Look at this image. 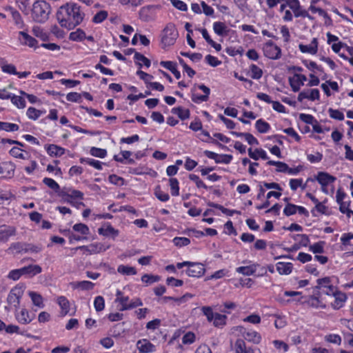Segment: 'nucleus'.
Here are the masks:
<instances>
[{"instance_id": "obj_1", "label": "nucleus", "mask_w": 353, "mask_h": 353, "mask_svg": "<svg viewBox=\"0 0 353 353\" xmlns=\"http://www.w3.org/2000/svg\"><path fill=\"white\" fill-rule=\"evenodd\" d=\"M85 17L81 7L73 3H66L59 8L57 12V19L61 27L68 30L79 26Z\"/></svg>"}, {"instance_id": "obj_2", "label": "nucleus", "mask_w": 353, "mask_h": 353, "mask_svg": "<svg viewBox=\"0 0 353 353\" xmlns=\"http://www.w3.org/2000/svg\"><path fill=\"white\" fill-rule=\"evenodd\" d=\"M51 13L50 5L44 0H38L32 6V17L34 21L43 23L48 20Z\"/></svg>"}, {"instance_id": "obj_3", "label": "nucleus", "mask_w": 353, "mask_h": 353, "mask_svg": "<svg viewBox=\"0 0 353 353\" xmlns=\"http://www.w3.org/2000/svg\"><path fill=\"white\" fill-rule=\"evenodd\" d=\"M179 36L177 30L173 23H168L161 33V43L163 48L174 45Z\"/></svg>"}, {"instance_id": "obj_4", "label": "nucleus", "mask_w": 353, "mask_h": 353, "mask_svg": "<svg viewBox=\"0 0 353 353\" xmlns=\"http://www.w3.org/2000/svg\"><path fill=\"white\" fill-rule=\"evenodd\" d=\"M316 282L317 285H316L314 289V290H319L316 294L317 296H321V294L330 296L336 290L334 286L331 283L330 277L319 279Z\"/></svg>"}, {"instance_id": "obj_5", "label": "nucleus", "mask_w": 353, "mask_h": 353, "mask_svg": "<svg viewBox=\"0 0 353 353\" xmlns=\"http://www.w3.org/2000/svg\"><path fill=\"white\" fill-rule=\"evenodd\" d=\"M24 290L25 286L23 284H18L12 288L8 295V303L10 305H13L16 309H18Z\"/></svg>"}, {"instance_id": "obj_6", "label": "nucleus", "mask_w": 353, "mask_h": 353, "mask_svg": "<svg viewBox=\"0 0 353 353\" xmlns=\"http://www.w3.org/2000/svg\"><path fill=\"white\" fill-rule=\"evenodd\" d=\"M264 55L271 59H279L281 56V48L272 41H268L263 46Z\"/></svg>"}, {"instance_id": "obj_7", "label": "nucleus", "mask_w": 353, "mask_h": 353, "mask_svg": "<svg viewBox=\"0 0 353 353\" xmlns=\"http://www.w3.org/2000/svg\"><path fill=\"white\" fill-rule=\"evenodd\" d=\"M186 273L189 276L201 277L205 273V268L202 263L190 262Z\"/></svg>"}, {"instance_id": "obj_8", "label": "nucleus", "mask_w": 353, "mask_h": 353, "mask_svg": "<svg viewBox=\"0 0 353 353\" xmlns=\"http://www.w3.org/2000/svg\"><path fill=\"white\" fill-rule=\"evenodd\" d=\"M136 346L139 353H152L156 351V346L145 339L139 340Z\"/></svg>"}, {"instance_id": "obj_9", "label": "nucleus", "mask_w": 353, "mask_h": 353, "mask_svg": "<svg viewBox=\"0 0 353 353\" xmlns=\"http://www.w3.org/2000/svg\"><path fill=\"white\" fill-rule=\"evenodd\" d=\"M204 154L208 157L209 159H214L216 163H225L228 164L231 162L232 159V156L230 154H218L214 152H211L209 150H205Z\"/></svg>"}, {"instance_id": "obj_10", "label": "nucleus", "mask_w": 353, "mask_h": 353, "mask_svg": "<svg viewBox=\"0 0 353 353\" xmlns=\"http://www.w3.org/2000/svg\"><path fill=\"white\" fill-rule=\"evenodd\" d=\"M307 81V77L304 74H295L293 77L289 78V83L294 92H298L301 87L304 85Z\"/></svg>"}, {"instance_id": "obj_11", "label": "nucleus", "mask_w": 353, "mask_h": 353, "mask_svg": "<svg viewBox=\"0 0 353 353\" xmlns=\"http://www.w3.org/2000/svg\"><path fill=\"white\" fill-rule=\"evenodd\" d=\"M241 332L243 337L248 341L251 342L254 344H259L261 341V334L254 330H247L245 328H243Z\"/></svg>"}, {"instance_id": "obj_12", "label": "nucleus", "mask_w": 353, "mask_h": 353, "mask_svg": "<svg viewBox=\"0 0 353 353\" xmlns=\"http://www.w3.org/2000/svg\"><path fill=\"white\" fill-rule=\"evenodd\" d=\"M19 40L23 46H28L30 48H37V41L23 31L19 32Z\"/></svg>"}, {"instance_id": "obj_13", "label": "nucleus", "mask_w": 353, "mask_h": 353, "mask_svg": "<svg viewBox=\"0 0 353 353\" xmlns=\"http://www.w3.org/2000/svg\"><path fill=\"white\" fill-rule=\"evenodd\" d=\"M235 353H255V350L248 347L243 339H238L234 346Z\"/></svg>"}, {"instance_id": "obj_14", "label": "nucleus", "mask_w": 353, "mask_h": 353, "mask_svg": "<svg viewBox=\"0 0 353 353\" xmlns=\"http://www.w3.org/2000/svg\"><path fill=\"white\" fill-rule=\"evenodd\" d=\"M299 50L303 53H309L315 54L318 50V41L316 38H314L310 45L299 44Z\"/></svg>"}, {"instance_id": "obj_15", "label": "nucleus", "mask_w": 353, "mask_h": 353, "mask_svg": "<svg viewBox=\"0 0 353 353\" xmlns=\"http://www.w3.org/2000/svg\"><path fill=\"white\" fill-rule=\"evenodd\" d=\"M316 179L321 186H327L328 184L334 182L336 179L327 172H320L318 173Z\"/></svg>"}, {"instance_id": "obj_16", "label": "nucleus", "mask_w": 353, "mask_h": 353, "mask_svg": "<svg viewBox=\"0 0 353 353\" xmlns=\"http://www.w3.org/2000/svg\"><path fill=\"white\" fill-rule=\"evenodd\" d=\"M332 295L334 296V301L332 303L333 308L339 310L342 307L347 299L346 294L343 292L336 290Z\"/></svg>"}, {"instance_id": "obj_17", "label": "nucleus", "mask_w": 353, "mask_h": 353, "mask_svg": "<svg viewBox=\"0 0 353 353\" xmlns=\"http://www.w3.org/2000/svg\"><path fill=\"white\" fill-rule=\"evenodd\" d=\"M98 233L105 236H111L115 239L119 235V230L114 229L110 223H107L103 227L98 229Z\"/></svg>"}, {"instance_id": "obj_18", "label": "nucleus", "mask_w": 353, "mask_h": 353, "mask_svg": "<svg viewBox=\"0 0 353 353\" xmlns=\"http://www.w3.org/2000/svg\"><path fill=\"white\" fill-rule=\"evenodd\" d=\"M15 228L9 225H3L0 228V241H7L10 236L15 235Z\"/></svg>"}, {"instance_id": "obj_19", "label": "nucleus", "mask_w": 353, "mask_h": 353, "mask_svg": "<svg viewBox=\"0 0 353 353\" xmlns=\"http://www.w3.org/2000/svg\"><path fill=\"white\" fill-rule=\"evenodd\" d=\"M48 154L51 157H61L65 154V149L54 144L45 146Z\"/></svg>"}, {"instance_id": "obj_20", "label": "nucleus", "mask_w": 353, "mask_h": 353, "mask_svg": "<svg viewBox=\"0 0 353 353\" xmlns=\"http://www.w3.org/2000/svg\"><path fill=\"white\" fill-rule=\"evenodd\" d=\"M259 267V264H252L248 266H241L236 269V272L242 274L245 276H250L256 272L257 268Z\"/></svg>"}, {"instance_id": "obj_21", "label": "nucleus", "mask_w": 353, "mask_h": 353, "mask_svg": "<svg viewBox=\"0 0 353 353\" xmlns=\"http://www.w3.org/2000/svg\"><path fill=\"white\" fill-rule=\"evenodd\" d=\"M57 303L61 309V314L62 316H65L70 311V302L68 299L64 296H60L57 298Z\"/></svg>"}, {"instance_id": "obj_22", "label": "nucleus", "mask_w": 353, "mask_h": 353, "mask_svg": "<svg viewBox=\"0 0 353 353\" xmlns=\"http://www.w3.org/2000/svg\"><path fill=\"white\" fill-rule=\"evenodd\" d=\"M293 265L291 263L278 262L276 270L280 274H289L292 272Z\"/></svg>"}, {"instance_id": "obj_23", "label": "nucleus", "mask_w": 353, "mask_h": 353, "mask_svg": "<svg viewBox=\"0 0 353 353\" xmlns=\"http://www.w3.org/2000/svg\"><path fill=\"white\" fill-rule=\"evenodd\" d=\"M17 320L23 324H28L32 320L26 309H22L20 312L16 314Z\"/></svg>"}, {"instance_id": "obj_24", "label": "nucleus", "mask_w": 353, "mask_h": 353, "mask_svg": "<svg viewBox=\"0 0 353 353\" xmlns=\"http://www.w3.org/2000/svg\"><path fill=\"white\" fill-rule=\"evenodd\" d=\"M248 155L250 158L254 160H258L259 157L264 160H267L268 157L265 150L263 149H256L254 152L252 151V148L248 149Z\"/></svg>"}, {"instance_id": "obj_25", "label": "nucleus", "mask_w": 353, "mask_h": 353, "mask_svg": "<svg viewBox=\"0 0 353 353\" xmlns=\"http://www.w3.org/2000/svg\"><path fill=\"white\" fill-rule=\"evenodd\" d=\"M237 137H244L250 145H259L258 140L250 133L232 132Z\"/></svg>"}, {"instance_id": "obj_26", "label": "nucleus", "mask_w": 353, "mask_h": 353, "mask_svg": "<svg viewBox=\"0 0 353 353\" xmlns=\"http://www.w3.org/2000/svg\"><path fill=\"white\" fill-rule=\"evenodd\" d=\"M108 248L109 246L105 247L104 245L101 243H91L88 245V254H92L105 252Z\"/></svg>"}, {"instance_id": "obj_27", "label": "nucleus", "mask_w": 353, "mask_h": 353, "mask_svg": "<svg viewBox=\"0 0 353 353\" xmlns=\"http://www.w3.org/2000/svg\"><path fill=\"white\" fill-rule=\"evenodd\" d=\"M71 285L73 288H80L82 290H92L94 286L93 283L88 281L73 282Z\"/></svg>"}, {"instance_id": "obj_28", "label": "nucleus", "mask_w": 353, "mask_h": 353, "mask_svg": "<svg viewBox=\"0 0 353 353\" xmlns=\"http://www.w3.org/2000/svg\"><path fill=\"white\" fill-rule=\"evenodd\" d=\"M213 30L216 34L219 36L226 35L228 30L225 24L223 22L216 21L213 24Z\"/></svg>"}, {"instance_id": "obj_29", "label": "nucleus", "mask_w": 353, "mask_h": 353, "mask_svg": "<svg viewBox=\"0 0 353 353\" xmlns=\"http://www.w3.org/2000/svg\"><path fill=\"white\" fill-rule=\"evenodd\" d=\"M172 112L176 114L181 120L187 119L190 117V113L188 109H184L181 107H176L172 109Z\"/></svg>"}, {"instance_id": "obj_30", "label": "nucleus", "mask_w": 353, "mask_h": 353, "mask_svg": "<svg viewBox=\"0 0 353 353\" xmlns=\"http://www.w3.org/2000/svg\"><path fill=\"white\" fill-rule=\"evenodd\" d=\"M26 276L32 277L41 272L42 269L39 265H29L25 266Z\"/></svg>"}, {"instance_id": "obj_31", "label": "nucleus", "mask_w": 353, "mask_h": 353, "mask_svg": "<svg viewBox=\"0 0 353 353\" xmlns=\"http://www.w3.org/2000/svg\"><path fill=\"white\" fill-rule=\"evenodd\" d=\"M28 294L35 306H37L39 308H43L44 307L43 298L41 294L35 292H29Z\"/></svg>"}, {"instance_id": "obj_32", "label": "nucleus", "mask_w": 353, "mask_h": 353, "mask_svg": "<svg viewBox=\"0 0 353 353\" xmlns=\"http://www.w3.org/2000/svg\"><path fill=\"white\" fill-rule=\"evenodd\" d=\"M85 38V33L83 30L79 28L76 31L70 33L69 39L74 41H81Z\"/></svg>"}, {"instance_id": "obj_33", "label": "nucleus", "mask_w": 353, "mask_h": 353, "mask_svg": "<svg viewBox=\"0 0 353 353\" xmlns=\"http://www.w3.org/2000/svg\"><path fill=\"white\" fill-rule=\"evenodd\" d=\"M80 162L81 163H86L98 170H101L103 169L102 165L103 163L98 160L90 158H81Z\"/></svg>"}, {"instance_id": "obj_34", "label": "nucleus", "mask_w": 353, "mask_h": 353, "mask_svg": "<svg viewBox=\"0 0 353 353\" xmlns=\"http://www.w3.org/2000/svg\"><path fill=\"white\" fill-rule=\"evenodd\" d=\"M19 126L17 124L0 121V131L4 130L6 132H15L18 131Z\"/></svg>"}, {"instance_id": "obj_35", "label": "nucleus", "mask_w": 353, "mask_h": 353, "mask_svg": "<svg viewBox=\"0 0 353 353\" xmlns=\"http://www.w3.org/2000/svg\"><path fill=\"white\" fill-rule=\"evenodd\" d=\"M227 316L225 314H221L219 313H215V316L212 321L214 326L216 327H222L226 324Z\"/></svg>"}, {"instance_id": "obj_36", "label": "nucleus", "mask_w": 353, "mask_h": 353, "mask_svg": "<svg viewBox=\"0 0 353 353\" xmlns=\"http://www.w3.org/2000/svg\"><path fill=\"white\" fill-rule=\"evenodd\" d=\"M117 272L124 275H135L137 270L134 267L120 265L118 266Z\"/></svg>"}, {"instance_id": "obj_37", "label": "nucleus", "mask_w": 353, "mask_h": 353, "mask_svg": "<svg viewBox=\"0 0 353 353\" xmlns=\"http://www.w3.org/2000/svg\"><path fill=\"white\" fill-rule=\"evenodd\" d=\"M14 171V168L12 164L3 163L0 164V174H4L6 172H7V176L11 177Z\"/></svg>"}, {"instance_id": "obj_38", "label": "nucleus", "mask_w": 353, "mask_h": 353, "mask_svg": "<svg viewBox=\"0 0 353 353\" xmlns=\"http://www.w3.org/2000/svg\"><path fill=\"white\" fill-rule=\"evenodd\" d=\"M256 128L260 133H266L270 129V125L268 123L263 119H259L256 122Z\"/></svg>"}, {"instance_id": "obj_39", "label": "nucleus", "mask_w": 353, "mask_h": 353, "mask_svg": "<svg viewBox=\"0 0 353 353\" xmlns=\"http://www.w3.org/2000/svg\"><path fill=\"white\" fill-rule=\"evenodd\" d=\"M10 99L12 103L18 108L23 109L26 107V102L22 97L13 94Z\"/></svg>"}, {"instance_id": "obj_40", "label": "nucleus", "mask_w": 353, "mask_h": 353, "mask_svg": "<svg viewBox=\"0 0 353 353\" xmlns=\"http://www.w3.org/2000/svg\"><path fill=\"white\" fill-rule=\"evenodd\" d=\"M161 280V277L158 275L145 274L141 277V281L147 285H150L158 282Z\"/></svg>"}, {"instance_id": "obj_41", "label": "nucleus", "mask_w": 353, "mask_h": 353, "mask_svg": "<svg viewBox=\"0 0 353 353\" xmlns=\"http://www.w3.org/2000/svg\"><path fill=\"white\" fill-rule=\"evenodd\" d=\"M115 302L119 303L121 305V307L119 309L120 311L131 309V307H128L130 305V301L128 296L116 298Z\"/></svg>"}, {"instance_id": "obj_42", "label": "nucleus", "mask_w": 353, "mask_h": 353, "mask_svg": "<svg viewBox=\"0 0 353 353\" xmlns=\"http://www.w3.org/2000/svg\"><path fill=\"white\" fill-rule=\"evenodd\" d=\"M72 229L74 231L79 232L83 235H88L90 233V229L84 223H76L73 225Z\"/></svg>"}, {"instance_id": "obj_43", "label": "nucleus", "mask_w": 353, "mask_h": 353, "mask_svg": "<svg viewBox=\"0 0 353 353\" xmlns=\"http://www.w3.org/2000/svg\"><path fill=\"white\" fill-rule=\"evenodd\" d=\"M324 241H319L310 245L309 250L314 254H321L324 252Z\"/></svg>"}, {"instance_id": "obj_44", "label": "nucleus", "mask_w": 353, "mask_h": 353, "mask_svg": "<svg viewBox=\"0 0 353 353\" xmlns=\"http://www.w3.org/2000/svg\"><path fill=\"white\" fill-rule=\"evenodd\" d=\"M171 194L174 196H178L179 194V181L176 178H171L169 180Z\"/></svg>"}, {"instance_id": "obj_45", "label": "nucleus", "mask_w": 353, "mask_h": 353, "mask_svg": "<svg viewBox=\"0 0 353 353\" xmlns=\"http://www.w3.org/2000/svg\"><path fill=\"white\" fill-rule=\"evenodd\" d=\"M32 33L35 37L41 39L42 41H45L48 39V34L40 27H33Z\"/></svg>"}, {"instance_id": "obj_46", "label": "nucleus", "mask_w": 353, "mask_h": 353, "mask_svg": "<svg viewBox=\"0 0 353 353\" xmlns=\"http://www.w3.org/2000/svg\"><path fill=\"white\" fill-rule=\"evenodd\" d=\"M42 114L41 110H39L33 107H30L26 112V114L30 119L37 120Z\"/></svg>"}, {"instance_id": "obj_47", "label": "nucleus", "mask_w": 353, "mask_h": 353, "mask_svg": "<svg viewBox=\"0 0 353 353\" xmlns=\"http://www.w3.org/2000/svg\"><path fill=\"white\" fill-rule=\"evenodd\" d=\"M90 153L92 156L99 158H104L107 155L106 150L96 147H92Z\"/></svg>"}, {"instance_id": "obj_48", "label": "nucleus", "mask_w": 353, "mask_h": 353, "mask_svg": "<svg viewBox=\"0 0 353 353\" xmlns=\"http://www.w3.org/2000/svg\"><path fill=\"white\" fill-rule=\"evenodd\" d=\"M108 12L105 10H101L98 12L92 18V22L95 23H100L103 22L108 17Z\"/></svg>"}, {"instance_id": "obj_49", "label": "nucleus", "mask_w": 353, "mask_h": 353, "mask_svg": "<svg viewBox=\"0 0 353 353\" xmlns=\"http://www.w3.org/2000/svg\"><path fill=\"white\" fill-rule=\"evenodd\" d=\"M43 182L55 192H58L60 189L59 185L52 179L46 177L43 179Z\"/></svg>"}, {"instance_id": "obj_50", "label": "nucleus", "mask_w": 353, "mask_h": 353, "mask_svg": "<svg viewBox=\"0 0 353 353\" xmlns=\"http://www.w3.org/2000/svg\"><path fill=\"white\" fill-rule=\"evenodd\" d=\"M94 306L97 312L102 311L105 307V301L103 296H97L94 301Z\"/></svg>"}, {"instance_id": "obj_51", "label": "nucleus", "mask_w": 353, "mask_h": 353, "mask_svg": "<svg viewBox=\"0 0 353 353\" xmlns=\"http://www.w3.org/2000/svg\"><path fill=\"white\" fill-rule=\"evenodd\" d=\"M329 115L332 119L343 121L344 120V114L342 112L339 110H334L332 108H329L328 110Z\"/></svg>"}, {"instance_id": "obj_52", "label": "nucleus", "mask_w": 353, "mask_h": 353, "mask_svg": "<svg viewBox=\"0 0 353 353\" xmlns=\"http://www.w3.org/2000/svg\"><path fill=\"white\" fill-rule=\"evenodd\" d=\"M192 25L190 23H186L185 25V28L188 31L187 34V41L188 43L192 48H195L196 43L195 41L192 39L191 34H192V30L191 29Z\"/></svg>"}, {"instance_id": "obj_53", "label": "nucleus", "mask_w": 353, "mask_h": 353, "mask_svg": "<svg viewBox=\"0 0 353 353\" xmlns=\"http://www.w3.org/2000/svg\"><path fill=\"white\" fill-rule=\"evenodd\" d=\"M250 70L252 72L251 77L254 79H259L263 74L262 70L257 65L252 64L250 66Z\"/></svg>"}, {"instance_id": "obj_54", "label": "nucleus", "mask_w": 353, "mask_h": 353, "mask_svg": "<svg viewBox=\"0 0 353 353\" xmlns=\"http://www.w3.org/2000/svg\"><path fill=\"white\" fill-rule=\"evenodd\" d=\"M325 341L331 343L340 345L341 343V337L339 334H330L325 336Z\"/></svg>"}, {"instance_id": "obj_55", "label": "nucleus", "mask_w": 353, "mask_h": 353, "mask_svg": "<svg viewBox=\"0 0 353 353\" xmlns=\"http://www.w3.org/2000/svg\"><path fill=\"white\" fill-rule=\"evenodd\" d=\"M203 314L206 316L209 322H212L215 316V313L213 312L212 309L209 306H203L201 308Z\"/></svg>"}, {"instance_id": "obj_56", "label": "nucleus", "mask_w": 353, "mask_h": 353, "mask_svg": "<svg viewBox=\"0 0 353 353\" xmlns=\"http://www.w3.org/2000/svg\"><path fill=\"white\" fill-rule=\"evenodd\" d=\"M12 198H14V195L12 194L10 191H0V204H3L6 201H8Z\"/></svg>"}, {"instance_id": "obj_57", "label": "nucleus", "mask_w": 353, "mask_h": 353, "mask_svg": "<svg viewBox=\"0 0 353 353\" xmlns=\"http://www.w3.org/2000/svg\"><path fill=\"white\" fill-rule=\"evenodd\" d=\"M173 243L177 247H182L189 245L190 240L186 237H175L173 239Z\"/></svg>"}, {"instance_id": "obj_58", "label": "nucleus", "mask_w": 353, "mask_h": 353, "mask_svg": "<svg viewBox=\"0 0 353 353\" xmlns=\"http://www.w3.org/2000/svg\"><path fill=\"white\" fill-rule=\"evenodd\" d=\"M303 180L301 179H292L290 180V186L292 190L295 191L299 187L302 189L305 188V185H302Z\"/></svg>"}, {"instance_id": "obj_59", "label": "nucleus", "mask_w": 353, "mask_h": 353, "mask_svg": "<svg viewBox=\"0 0 353 353\" xmlns=\"http://www.w3.org/2000/svg\"><path fill=\"white\" fill-rule=\"evenodd\" d=\"M12 17L14 21V23L19 28H22L23 26V22L21 14L18 11L14 10L12 12Z\"/></svg>"}, {"instance_id": "obj_60", "label": "nucleus", "mask_w": 353, "mask_h": 353, "mask_svg": "<svg viewBox=\"0 0 353 353\" xmlns=\"http://www.w3.org/2000/svg\"><path fill=\"white\" fill-rule=\"evenodd\" d=\"M297 212V205L292 203H288L283 210V213L289 216Z\"/></svg>"}, {"instance_id": "obj_61", "label": "nucleus", "mask_w": 353, "mask_h": 353, "mask_svg": "<svg viewBox=\"0 0 353 353\" xmlns=\"http://www.w3.org/2000/svg\"><path fill=\"white\" fill-rule=\"evenodd\" d=\"M313 13L318 12L319 15L323 17L326 20H327L329 22L332 21L331 18L329 17V15L327 14L325 11H324L321 8H316L312 5L310 6L309 8Z\"/></svg>"}, {"instance_id": "obj_62", "label": "nucleus", "mask_w": 353, "mask_h": 353, "mask_svg": "<svg viewBox=\"0 0 353 353\" xmlns=\"http://www.w3.org/2000/svg\"><path fill=\"white\" fill-rule=\"evenodd\" d=\"M108 180L109 181L114 184V185H119V186H121L124 184V179H123L122 177L121 176H119L116 174H111L108 177Z\"/></svg>"}, {"instance_id": "obj_63", "label": "nucleus", "mask_w": 353, "mask_h": 353, "mask_svg": "<svg viewBox=\"0 0 353 353\" xmlns=\"http://www.w3.org/2000/svg\"><path fill=\"white\" fill-rule=\"evenodd\" d=\"M191 99L193 102L200 103L201 102L207 101L209 98L207 95L198 94L192 92Z\"/></svg>"}, {"instance_id": "obj_64", "label": "nucleus", "mask_w": 353, "mask_h": 353, "mask_svg": "<svg viewBox=\"0 0 353 353\" xmlns=\"http://www.w3.org/2000/svg\"><path fill=\"white\" fill-rule=\"evenodd\" d=\"M195 334L192 332H187L182 338L183 344H192L195 341Z\"/></svg>"}]
</instances>
